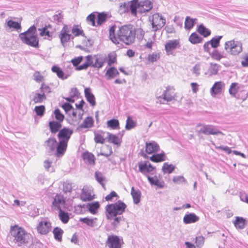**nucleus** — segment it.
Masks as SVG:
<instances>
[{
	"instance_id": "f257e3e1",
	"label": "nucleus",
	"mask_w": 248,
	"mask_h": 248,
	"mask_svg": "<svg viewBox=\"0 0 248 248\" xmlns=\"http://www.w3.org/2000/svg\"><path fill=\"white\" fill-rule=\"evenodd\" d=\"M116 25L112 26L109 30V37L114 44L119 43L120 41L126 45L133 44L135 39L136 32L131 25H125L119 28L117 34H115Z\"/></svg>"
},
{
	"instance_id": "f03ea898",
	"label": "nucleus",
	"mask_w": 248,
	"mask_h": 248,
	"mask_svg": "<svg viewBox=\"0 0 248 248\" xmlns=\"http://www.w3.org/2000/svg\"><path fill=\"white\" fill-rule=\"evenodd\" d=\"M10 233L14 238V242L18 246L21 247L23 245L27 244L30 240V234L22 227L17 225L11 226Z\"/></svg>"
},
{
	"instance_id": "7ed1b4c3",
	"label": "nucleus",
	"mask_w": 248,
	"mask_h": 248,
	"mask_svg": "<svg viewBox=\"0 0 248 248\" xmlns=\"http://www.w3.org/2000/svg\"><path fill=\"white\" fill-rule=\"evenodd\" d=\"M73 133V130L71 128L63 127L58 133V154H61L66 151L68 142Z\"/></svg>"
},
{
	"instance_id": "20e7f679",
	"label": "nucleus",
	"mask_w": 248,
	"mask_h": 248,
	"mask_svg": "<svg viewBox=\"0 0 248 248\" xmlns=\"http://www.w3.org/2000/svg\"><path fill=\"white\" fill-rule=\"evenodd\" d=\"M106 58L102 55H89L86 57V62L77 68V70L87 69L89 67H93L97 69L101 68Z\"/></svg>"
},
{
	"instance_id": "39448f33",
	"label": "nucleus",
	"mask_w": 248,
	"mask_h": 248,
	"mask_svg": "<svg viewBox=\"0 0 248 248\" xmlns=\"http://www.w3.org/2000/svg\"><path fill=\"white\" fill-rule=\"evenodd\" d=\"M126 204L121 200H118L114 203L108 204L105 207L106 217H111L112 216H120L125 212Z\"/></svg>"
},
{
	"instance_id": "423d86ee",
	"label": "nucleus",
	"mask_w": 248,
	"mask_h": 248,
	"mask_svg": "<svg viewBox=\"0 0 248 248\" xmlns=\"http://www.w3.org/2000/svg\"><path fill=\"white\" fill-rule=\"evenodd\" d=\"M224 49L228 54L238 56L243 51V43L234 39L228 41L224 44Z\"/></svg>"
},
{
	"instance_id": "0eeeda50",
	"label": "nucleus",
	"mask_w": 248,
	"mask_h": 248,
	"mask_svg": "<svg viewBox=\"0 0 248 248\" xmlns=\"http://www.w3.org/2000/svg\"><path fill=\"white\" fill-rule=\"evenodd\" d=\"M201 126V128L198 130L199 134H203L206 135H223V133L220 131L217 126L212 124H205L202 123H198L197 127Z\"/></svg>"
},
{
	"instance_id": "6e6552de",
	"label": "nucleus",
	"mask_w": 248,
	"mask_h": 248,
	"mask_svg": "<svg viewBox=\"0 0 248 248\" xmlns=\"http://www.w3.org/2000/svg\"><path fill=\"white\" fill-rule=\"evenodd\" d=\"M44 146L48 153H52L55 151V155L57 157H62L65 154V152L62 153L60 154H58V141L54 137H50L46 140L44 143Z\"/></svg>"
},
{
	"instance_id": "1a4fd4ad",
	"label": "nucleus",
	"mask_w": 248,
	"mask_h": 248,
	"mask_svg": "<svg viewBox=\"0 0 248 248\" xmlns=\"http://www.w3.org/2000/svg\"><path fill=\"white\" fill-rule=\"evenodd\" d=\"M124 244L123 238L114 234L108 235L106 242L108 248H122Z\"/></svg>"
},
{
	"instance_id": "9d476101",
	"label": "nucleus",
	"mask_w": 248,
	"mask_h": 248,
	"mask_svg": "<svg viewBox=\"0 0 248 248\" xmlns=\"http://www.w3.org/2000/svg\"><path fill=\"white\" fill-rule=\"evenodd\" d=\"M166 23V19L158 13L154 14L152 16V26L153 31H156L164 26Z\"/></svg>"
},
{
	"instance_id": "9b49d317",
	"label": "nucleus",
	"mask_w": 248,
	"mask_h": 248,
	"mask_svg": "<svg viewBox=\"0 0 248 248\" xmlns=\"http://www.w3.org/2000/svg\"><path fill=\"white\" fill-rule=\"evenodd\" d=\"M19 37L23 43L35 48L39 47V39L37 35L21 34L19 35Z\"/></svg>"
},
{
	"instance_id": "f8f14e48",
	"label": "nucleus",
	"mask_w": 248,
	"mask_h": 248,
	"mask_svg": "<svg viewBox=\"0 0 248 248\" xmlns=\"http://www.w3.org/2000/svg\"><path fill=\"white\" fill-rule=\"evenodd\" d=\"M65 205L66 202L63 196L60 194H57L53 198L51 209L53 211H60L64 209Z\"/></svg>"
},
{
	"instance_id": "ddd939ff",
	"label": "nucleus",
	"mask_w": 248,
	"mask_h": 248,
	"mask_svg": "<svg viewBox=\"0 0 248 248\" xmlns=\"http://www.w3.org/2000/svg\"><path fill=\"white\" fill-rule=\"evenodd\" d=\"M70 31V29L68 26L64 25L60 31L59 36L61 40V43L63 46H64L65 44L68 42L71 38L73 39L74 37V36H72L71 34H69Z\"/></svg>"
},
{
	"instance_id": "4468645a",
	"label": "nucleus",
	"mask_w": 248,
	"mask_h": 248,
	"mask_svg": "<svg viewBox=\"0 0 248 248\" xmlns=\"http://www.w3.org/2000/svg\"><path fill=\"white\" fill-rule=\"evenodd\" d=\"M180 46L178 40H169L165 45V50L167 55H175L174 50Z\"/></svg>"
},
{
	"instance_id": "2eb2a0df",
	"label": "nucleus",
	"mask_w": 248,
	"mask_h": 248,
	"mask_svg": "<svg viewBox=\"0 0 248 248\" xmlns=\"http://www.w3.org/2000/svg\"><path fill=\"white\" fill-rule=\"evenodd\" d=\"M37 229L40 234H46L51 231V223L49 220H42L39 223Z\"/></svg>"
},
{
	"instance_id": "dca6fc26",
	"label": "nucleus",
	"mask_w": 248,
	"mask_h": 248,
	"mask_svg": "<svg viewBox=\"0 0 248 248\" xmlns=\"http://www.w3.org/2000/svg\"><path fill=\"white\" fill-rule=\"evenodd\" d=\"M138 167L140 172L146 176V173H150L155 169V167L148 161L138 162Z\"/></svg>"
},
{
	"instance_id": "f3484780",
	"label": "nucleus",
	"mask_w": 248,
	"mask_h": 248,
	"mask_svg": "<svg viewBox=\"0 0 248 248\" xmlns=\"http://www.w3.org/2000/svg\"><path fill=\"white\" fill-rule=\"evenodd\" d=\"M153 3L149 0H145L140 2L139 13L140 14L146 13L149 12L153 8Z\"/></svg>"
},
{
	"instance_id": "a211bd4d",
	"label": "nucleus",
	"mask_w": 248,
	"mask_h": 248,
	"mask_svg": "<svg viewBox=\"0 0 248 248\" xmlns=\"http://www.w3.org/2000/svg\"><path fill=\"white\" fill-rule=\"evenodd\" d=\"M145 147V152L148 154L156 153L159 150L158 144L155 141L146 142Z\"/></svg>"
},
{
	"instance_id": "6ab92c4d",
	"label": "nucleus",
	"mask_w": 248,
	"mask_h": 248,
	"mask_svg": "<svg viewBox=\"0 0 248 248\" xmlns=\"http://www.w3.org/2000/svg\"><path fill=\"white\" fill-rule=\"evenodd\" d=\"M200 218L194 213L186 214L183 217V222L185 224L194 223L199 221Z\"/></svg>"
},
{
	"instance_id": "aec40b11",
	"label": "nucleus",
	"mask_w": 248,
	"mask_h": 248,
	"mask_svg": "<svg viewBox=\"0 0 248 248\" xmlns=\"http://www.w3.org/2000/svg\"><path fill=\"white\" fill-rule=\"evenodd\" d=\"M171 88L170 86H167L166 90L163 92L162 94L160 96L156 95V97L157 99L162 98L164 100L166 101L167 102H170L172 101L174 99L175 96L174 95L172 94L170 92Z\"/></svg>"
},
{
	"instance_id": "412c9836",
	"label": "nucleus",
	"mask_w": 248,
	"mask_h": 248,
	"mask_svg": "<svg viewBox=\"0 0 248 248\" xmlns=\"http://www.w3.org/2000/svg\"><path fill=\"white\" fill-rule=\"evenodd\" d=\"M224 86L225 84L222 81L216 82L211 88L210 93L211 95H216L222 92V88Z\"/></svg>"
},
{
	"instance_id": "4be33fe9",
	"label": "nucleus",
	"mask_w": 248,
	"mask_h": 248,
	"mask_svg": "<svg viewBox=\"0 0 248 248\" xmlns=\"http://www.w3.org/2000/svg\"><path fill=\"white\" fill-rule=\"evenodd\" d=\"M48 126L52 134H55L57 132L58 133L62 128L61 122L54 120L49 122Z\"/></svg>"
},
{
	"instance_id": "5701e85b",
	"label": "nucleus",
	"mask_w": 248,
	"mask_h": 248,
	"mask_svg": "<svg viewBox=\"0 0 248 248\" xmlns=\"http://www.w3.org/2000/svg\"><path fill=\"white\" fill-rule=\"evenodd\" d=\"M84 94L87 101L90 103L91 106H95L96 104L95 96L91 92L90 88H86L84 89Z\"/></svg>"
},
{
	"instance_id": "b1692460",
	"label": "nucleus",
	"mask_w": 248,
	"mask_h": 248,
	"mask_svg": "<svg viewBox=\"0 0 248 248\" xmlns=\"http://www.w3.org/2000/svg\"><path fill=\"white\" fill-rule=\"evenodd\" d=\"M146 177L151 185L157 186L160 188L164 186V182L163 181H160L156 176L151 177L148 175H146Z\"/></svg>"
},
{
	"instance_id": "393cba45",
	"label": "nucleus",
	"mask_w": 248,
	"mask_h": 248,
	"mask_svg": "<svg viewBox=\"0 0 248 248\" xmlns=\"http://www.w3.org/2000/svg\"><path fill=\"white\" fill-rule=\"evenodd\" d=\"M107 219L108 220H109L111 221V225L114 227L116 228L119 225L121 221H124L125 218L123 216H112L111 217H106Z\"/></svg>"
},
{
	"instance_id": "a878e982",
	"label": "nucleus",
	"mask_w": 248,
	"mask_h": 248,
	"mask_svg": "<svg viewBox=\"0 0 248 248\" xmlns=\"http://www.w3.org/2000/svg\"><path fill=\"white\" fill-rule=\"evenodd\" d=\"M140 2L138 0H132L130 2L129 10L131 15L136 16L137 12H139Z\"/></svg>"
},
{
	"instance_id": "bb28decb",
	"label": "nucleus",
	"mask_w": 248,
	"mask_h": 248,
	"mask_svg": "<svg viewBox=\"0 0 248 248\" xmlns=\"http://www.w3.org/2000/svg\"><path fill=\"white\" fill-rule=\"evenodd\" d=\"M119 74L116 68L115 67H111L109 68L105 74V77L107 79L110 80L113 79Z\"/></svg>"
},
{
	"instance_id": "cd10ccee",
	"label": "nucleus",
	"mask_w": 248,
	"mask_h": 248,
	"mask_svg": "<svg viewBox=\"0 0 248 248\" xmlns=\"http://www.w3.org/2000/svg\"><path fill=\"white\" fill-rule=\"evenodd\" d=\"M150 160L154 162H160L166 160V157L164 152L160 154H155L150 157Z\"/></svg>"
},
{
	"instance_id": "c85d7f7f",
	"label": "nucleus",
	"mask_w": 248,
	"mask_h": 248,
	"mask_svg": "<svg viewBox=\"0 0 248 248\" xmlns=\"http://www.w3.org/2000/svg\"><path fill=\"white\" fill-rule=\"evenodd\" d=\"M131 194L132 195L133 202L135 204H138L140 201L141 192L139 189H135L134 187L131 188Z\"/></svg>"
},
{
	"instance_id": "c756f323",
	"label": "nucleus",
	"mask_w": 248,
	"mask_h": 248,
	"mask_svg": "<svg viewBox=\"0 0 248 248\" xmlns=\"http://www.w3.org/2000/svg\"><path fill=\"white\" fill-rule=\"evenodd\" d=\"M233 224L237 229H243L246 225V220L243 217H236L235 220L233 221Z\"/></svg>"
},
{
	"instance_id": "7c9ffc66",
	"label": "nucleus",
	"mask_w": 248,
	"mask_h": 248,
	"mask_svg": "<svg viewBox=\"0 0 248 248\" xmlns=\"http://www.w3.org/2000/svg\"><path fill=\"white\" fill-rule=\"evenodd\" d=\"M220 67V66L217 63L212 62L210 63L207 73H206V74H208L209 76H213L217 75Z\"/></svg>"
},
{
	"instance_id": "2f4dec72",
	"label": "nucleus",
	"mask_w": 248,
	"mask_h": 248,
	"mask_svg": "<svg viewBox=\"0 0 248 248\" xmlns=\"http://www.w3.org/2000/svg\"><path fill=\"white\" fill-rule=\"evenodd\" d=\"M94 123L93 119L92 117H87L83 121V123L81 124L78 128H87L93 127Z\"/></svg>"
},
{
	"instance_id": "473e14b6",
	"label": "nucleus",
	"mask_w": 248,
	"mask_h": 248,
	"mask_svg": "<svg viewBox=\"0 0 248 248\" xmlns=\"http://www.w3.org/2000/svg\"><path fill=\"white\" fill-rule=\"evenodd\" d=\"M189 41L192 44H197L201 43L203 39L196 32L192 33L189 37Z\"/></svg>"
},
{
	"instance_id": "72a5a7b5",
	"label": "nucleus",
	"mask_w": 248,
	"mask_h": 248,
	"mask_svg": "<svg viewBox=\"0 0 248 248\" xmlns=\"http://www.w3.org/2000/svg\"><path fill=\"white\" fill-rule=\"evenodd\" d=\"M197 31L204 37H207L211 34V31L203 24H200L197 29Z\"/></svg>"
},
{
	"instance_id": "f704fd0d",
	"label": "nucleus",
	"mask_w": 248,
	"mask_h": 248,
	"mask_svg": "<svg viewBox=\"0 0 248 248\" xmlns=\"http://www.w3.org/2000/svg\"><path fill=\"white\" fill-rule=\"evenodd\" d=\"M46 99V95L44 94V93H34V95L32 98V101L35 104L41 103L43 102L44 100H45Z\"/></svg>"
},
{
	"instance_id": "c9c22d12",
	"label": "nucleus",
	"mask_w": 248,
	"mask_h": 248,
	"mask_svg": "<svg viewBox=\"0 0 248 248\" xmlns=\"http://www.w3.org/2000/svg\"><path fill=\"white\" fill-rule=\"evenodd\" d=\"M83 159L86 161L90 165H94L95 163L94 155L89 152H85L82 154Z\"/></svg>"
},
{
	"instance_id": "e433bc0d",
	"label": "nucleus",
	"mask_w": 248,
	"mask_h": 248,
	"mask_svg": "<svg viewBox=\"0 0 248 248\" xmlns=\"http://www.w3.org/2000/svg\"><path fill=\"white\" fill-rule=\"evenodd\" d=\"M175 169V166L172 164H169L168 162H165L162 168V171L164 174L171 173Z\"/></svg>"
},
{
	"instance_id": "4c0bfd02",
	"label": "nucleus",
	"mask_w": 248,
	"mask_h": 248,
	"mask_svg": "<svg viewBox=\"0 0 248 248\" xmlns=\"http://www.w3.org/2000/svg\"><path fill=\"white\" fill-rule=\"evenodd\" d=\"M100 207V204L98 202H94L91 203H89L87 205V207L89 211L92 214H95L98 208Z\"/></svg>"
},
{
	"instance_id": "58836bf2",
	"label": "nucleus",
	"mask_w": 248,
	"mask_h": 248,
	"mask_svg": "<svg viewBox=\"0 0 248 248\" xmlns=\"http://www.w3.org/2000/svg\"><path fill=\"white\" fill-rule=\"evenodd\" d=\"M53 233L54 238L58 241L61 242L62 240V235L63 233V231L61 228L56 227L54 229Z\"/></svg>"
},
{
	"instance_id": "ea45409f",
	"label": "nucleus",
	"mask_w": 248,
	"mask_h": 248,
	"mask_svg": "<svg viewBox=\"0 0 248 248\" xmlns=\"http://www.w3.org/2000/svg\"><path fill=\"white\" fill-rule=\"evenodd\" d=\"M59 218L63 224H66L69 221L70 217L67 212L61 210L59 211Z\"/></svg>"
},
{
	"instance_id": "a19ab883",
	"label": "nucleus",
	"mask_w": 248,
	"mask_h": 248,
	"mask_svg": "<svg viewBox=\"0 0 248 248\" xmlns=\"http://www.w3.org/2000/svg\"><path fill=\"white\" fill-rule=\"evenodd\" d=\"M107 126L112 129H118L120 128L119 122L117 119H112L107 122Z\"/></svg>"
},
{
	"instance_id": "79ce46f5",
	"label": "nucleus",
	"mask_w": 248,
	"mask_h": 248,
	"mask_svg": "<svg viewBox=\"0 0 248 248\" xmlns=\"http://www.w3.org/2000/svg\"><path fill=\"white\" fill-rule=\"evenodd\" d=\"M222 38V36H216L209 41L211 47L214 49L217 48L219 46L220 41Z\"/></svg>"
},
{
	"instance_id": "37998d69",
	"label": "nucleus",
	"mask_w": 248,
	"mask_h": 248,
	"mask_svg": "<svg viewBox=\"0 0 248 248\" xmlns=\"http://www.w3.org/2000/svg\"><path fill=\"white\" fill-rule=\"evenodd\" d=\"M239 89L238 83L236 82H233L231 84L229 92L230 95L232 97H236V94Z\"/></svg>"
},
{
	"instance_id": "c03bdc74",
	"label": "nucleus",
	"mask_w": 248,
	"mask_h": 248,
	"mask_svg": "<svg viewBox=\"0 0 248 248\" xmlns=\"http://www.w3.org/2000/svg\"><path fill=\"white\" fill-rule=\"evenodd\" d=\"M39 31H40L41 32L40 33V35L41 36H47V39L48 40H51L52 38V32H50L48 29L47 27L45 26L42 29H39Z\"/></svg>"
},
{
	"instance_id": "a18cd8bd",
	"label": "nucleus",
	"mask_w": 248,
	"mask_h": 248,
	"mask_svg": "<svg viewBox=\"0 0 248 248\" xmlns=\"http://www.w3.org/2000/svg\"><path fill=\"white\" fill-rule=\"evenodd\" d=\"M81 199L83 201H90L93 200L92 195L90 192L86 189L83 188L82 190V193L80 195Z\"/></svg>"
},
{
	"instance_id": "49530a36",
	"label": "nucleus",
	"mask_w": 248,
	"mask_h": 248,
	"mask_svg": "<svg viewBox=\"0 0 248 248\" xmlns=\"http://www.w3.org/2000/svg\"><path fill=\"white\" fill-rule=\"evenodd\" d=\"M196 19L191 18L189 16H186L185 22V28L186 30L192 29L195 24Z\"/></svg>"
},
{
	"instance_id": "de8ad7c7",
	"label": "nucleus",
	"mask_w": 248,
	"mask_h": 248,
	"mask_svg": "<svg viewBox=\"0 0 248 248\" xmlns=\"http://www.w3.org/2000/svg\"><path fill=\"white\" fill-rule=\"evenodd\" d=\"M210 55L212 59L217 61H220L222 58H224L223 54L218 51V50L214 49L212 52L210 53Z\"/></svg>"
},
{
	"instance_id": "09e8293b",
	"label": "nucleus",
	"mask_w": 248,
	"mask_h": 248,
	"mask_svg": "<svg viewBox=\"0 0 248 248\" xmlns=\"http://www.w3.org/2000/svg\"><path fill=\"white\" fill-rule=\"evenodd\" d=\"M96 220V218H90L88 217H86L84 218H80L79 221L87 224L90 227H93L94 226V221Z\"/></svg>"
},
{
	"instance_id": "8fccbe9b",
	"label": "nucleus",
	"mask_w": 248,
	"mask_h": 248,
	"mask_svg": "<svg viewBox=\"0 0 248 248\" xmlns=\"http://www.w3.org/2000/svg\"><path fill=\"white\" fill-rule=\"evenodd\" d=\"M94 176L95 180L102 186V187L105 188V186L103 181H104L105 178L102 174V173L98 171H96L95 172Z\"/></svg>"
},
{
	"instance_id": "3c124183",
	"label": "nucleus",
	"mask_w": 248,
	"mask_h": 248,
	"mask_svg": "<svg viewBox=\"0 0 248 248\" xmlns=\"http://www.w3.org/2000/svg\"><path fill=\"white\" fill-rule=\"evenodd\" d=\"M136 126V122L132 120L130 116H128L125 124V129L127 130H131Z\"/></svg>"
},
{
	"instance_id": "603ef678",
	"label": "nucleus",
	"mask_w": 248,
	"mask_h": 248,
	"mask_svg": "<svg viewBox=\"0 0 248 248\" xmlns=\"http://www.w3.org/2000/svg\"><path fill=\"white\" fill-rule=\"evenodd\" d=\"M7 25L10 28H13L16 31L20 30L21 26L20 23L14 21L12 20H9L7 22Z\"/></svg>"
},
{
	"instance_id": "864d4df0",
	"label": "nucleus",
	"mask_w": 248,
	"mask_h": 248,
	"mask_svg": "<svg viewBox=\"0 0 248 248\" xmlns=\"http://www.w3.org/2000/svg\"><path fill=\"white\" fill-rule=\"evenodd\" d=\"M108 140L110 142L112 143L115 145H118L120 144L121 140L117 135L110 134L109 133H108Z\"/></svg>"
},
{
	"instance_id": "5fc2aeb1",
	"label": "nucleus",
	"mask_w": 248,
	"mask_h": 248,
	"mask_svg": "<svg viewBox=\"0 0 248 248\" xmlns=\"http://www.w3.org/2000/svg\"><path fill=\"white\" fill-rule=\"evenodd\" d=\"M107 19V15L103 12L98 13L97 17V24L98 25H101L104 23Z\"/></svg>"
},
{
	"instance_id": "6e6d98bb",
	"label": "nucleus",
	"mask_w": 248,
	"mask_h": 248,
	"mask_svg": "<svg viewBox=\"0 0 248 248\" xmlns=\"http://www.w3.org/2000/svg\"><path fill=\"white\" fill-rule=\"evenodd\" d=\"M63 17V15L62 12L57 11L56 14L53 16V19L54 22L57 24L62 22V20Z\"/></svg>"
},
{
	"instance_id": "4d7b16f0",
	"label": "nucleus",
	"mask_w": 248,
	"mask_h": 248,
	"mask_svg": "<svg viewBox=\"0 0 248 248\" xmlns=\"http://www.w3.org/2000/svg\"><path fill=\"white\" fill-rule=\"evenodd\" d=\"M72 33L74 34L75 36H78L79 35H81L82 36H84V33L83 30L79 29L78 26L76 25H74L73 26L72 29Z\"/></svg>"
},
{
	"instance_id": "13d9d810",
	"label": "nucleus",
	"mask_w": 248,
	"mask_h": 248,
	"mask_svg": "<svg viewBox=\"0 0 248 248\" xmlns=\"http://www.w3.org/2000/svg\"><path fill=\"white\" fill-rule=\"evenodd\" d=\"M45 107L44 105L36 106L34 108V111L37 115L42 117L45 112Z\"/></svg>"
},
{
	"instance_id": "bf43d9fd",
	"label": "nucleus",
	"mask_w": 248,
	"mask_h": 248,
	"mask_svg": "<svg viewBox=\"0 0 248 248\" xmlns=\"http://www.w3.org/2000/svg\"><path fill=\"white\" fill-rule=\"evenodd\" d=\"M55 117L57 121L62 122L64 118V116L61 112L59 108H56L54 111Z\"/></svg>"
},
{
	"instance_id": "052dcab7",
	"label": "nucleus",
	"mask_w": 248,
	"mask_h": 248,
	"mask_svg": "<svg viewBox=\"0 0 248 248\" xmlns=\"http://www.w3.org/2000/svg\"><path fill=\"white\" fill-rule=\"evenodd\" d=\"M41 93H44V94H48L51 92V88L48 85L43 83L40 88Z\"/></svg>"
},
{
	"instance_id": "680f3d73",
	"label": "nucleus",
	"mask_w": 248,
	"mask_h": 248,
	"mask_svg": "<svg viewBox=\"0 0 248 248\" xmlns=\"http://www.w3.org/2000/svg\"><path fill=\"white\" fill-rule=\"evenodd\" d=\"M36 28L35 25H32L31 27H30L28 30L24 32L21 33L19 35L25 34V35H36Z\"/></svg>"
},
{
	"instance_id": "e2e57ef3",
	"label": "nucleus",
	"mask_w": 248,
	"mask_h": 248,
	"mask_svg": "<svg viewBox=\"0 0 248 248\" xmlns=\"http://www.w3.org/2000/svg\"><path fill=\"white\" fill-rule=\"evenodd\" d=\"M204 242V238L202 236H197L195 238V243L196 244L197 247L198 248H201Z\"/></svg>"
},
{
	"instance_id": "0e129e2a",
	"label": "nucleus",
	"mask_w": 248,
	"mask_h": 248,
	"mask_svg": "<svg viewBox=\"0 0 248 248\" xmlns=\"http://www.w3.org/2000/svg\"><path fill=\"white\" fill-rule=\"evenodd\" d=\"M83 59V57L82 56H78V57H76L73 59L71 60V62L72 63L73 65L77 68L80 65H78L79 63L81 62ZM77 69V68H76Z\"/></svg>"
},
{
	"instance_id": "69168bd1",
	"label": "nucleus",
	"mask_w": 248,
	"mask_h": 248,
	"mask_svg": "<svg viewBox=\"0 0 248 248\" xmlns=\"http://www.w3.org/2000/svg\"><path fill=\"white\" fill-rule=\"evenodd\" d=\"M173 182L175 184H181L186 183V179L183 176H175L173 178Z\"/></svg>"
},
{
	"instance_id": "338daca9",
	"label": "nucleus",
	"mask_w": 248,
	"mask_h": 248,
	"mask_svg": "<svg viewBox=\"0 0 248 248\" xmlns=\"http://www.w3.org/2000/svg\"><path fill=\"white\" fill-rule=\"evenodd\" d=\"M94 135V140L95 143L103 144L105 142V139L101 135L95 133Z\"/></svg>"
},
{
	"instance_id": "774afa93",
	"label": "nucleus",
	"mask_w": 248,
	"mask_h": 248,
	"mask_svg": "<svg viewBox=\"0 0 248 248\" xmlns=\"http://www.w3.org/2000/svg\"><path fill=\"white\" fill-rule=\"evenodd\" d=\"M95 19H96V15L95 13H92L90 14L87 17V20L88 22H90L91 23V25L93 26H95Z\"/></svg>"
}]
</instances>
